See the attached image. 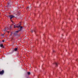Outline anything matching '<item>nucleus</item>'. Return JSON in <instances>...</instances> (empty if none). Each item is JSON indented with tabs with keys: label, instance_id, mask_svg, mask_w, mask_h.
<instances>
[{
	"label": "nucleus",
	"instance_id": "obj_18",
	"mask_svg": "<svg viewBox=\"0 0 78 78\" xmlns=\"http://www.w3.org/2000/svg\"><path fill=\"white\" fill-rule=\"evenodd\" d=\"M12 25H14V24H12Z\"/></svg>",
	"mask_w": 78,
	"mask_h": 78
},
{
	"label": "nucleus",
	"instance_id": "obj_23",
	"mask_svg": "<svg viewBox=\"0 0 78 78\" xmlns=\"http://www.w3.org/2000/svg\"><path fill=\"white\" fill-rule=\"evenodd\" d=\"M20 23H21V22H20Z\"/></svg>",
	"mask_w": 78,
	"mask_h": 78
},
{
	"label": "nucleus",
	"instance_id": "obj_22",
	"mask_svg": "<svg viewBox=\"0 0 78 78\" xmlns=\"http://www.w3.org/2000/svg\"><path fill=\"white\" fill-rule=\"evenodd\" d=\"M12 22V23H13V22H12V21H11Z\"/></svg>",
	"mask_w": 78,
	"mask_h": 78
},
{
	"label": "nucleus",
	"instance_id": "obj_3",
	"mask_svg": "<svg viewBox=\"0 0 78 78\" xmlns=\"http://www.w3.org/2000/svg\"><path fill=\"white\" fill-rule=\"evenodd\" d=\"M8 30H9V28L8 27H5L2 31L3 32H5L6 31Z\"/></svg>",
	"mask_w": 78,
	"mask_h": 78
},
{
	"label": "nucleus",
	"instance_id": "obj_11",
	"mask_svg": "<svg viewBox=\"0 0 78 78\" xmlns=\"http://www.w3.org/2000/svg\"><path fill=\"white\" fill-rule=\"evenodd\" d=\"M12 26H10V29H11V28H12Z\"/></svg>",
	"mask_w": 78,
	"mask_h": 78
},
{
	"label": "nucleus",
	"instance_id": "obj_6",
	"mask_svg": "<svg viewBox=\"0 0 78 78\" xmlns=\"http://www.w3.org/2000/svg\"><path fill=\"white\" fill-rule=\"evenodd\" d=\"M27 8H29V10H31V6L30 7H27Z\"/></svg>",
	"mask_w": 78,
	"mask_h": 78
},
{
	"label": "nucleus",
	"instance_id": "obj_15",
	"mask_svg": "<svg viewBox=\"0 0 78 78\" xmlns=\"http://www.w3.org/2000/svg\"><path fill=\"white\" fill-rule=\"evenodd\" d=\"M2 42H5V41L4 40H3Z\"/></svg>",
	"mask_w": 78,
	"mask_h": 78
},
{
	"label": "nucleus",
	"instance_id": "obj_17",
	"mask_svg": "<svg viewBox=\"0 0 78 78\" xmlns=\"http://www.w3.org/2000/svg\"><path fill=\"white\" fill-rule=\"evenodd\" d=\"M55 52V51H53V52Z\"/></svg>",
	"mask_w": 78,
	"mask_h": 78
},
{
	"label": "nucleus",
	"instance_id": "obj_20",
	"mask_svg": "<svg viewBox=\"0 0 78 78\" xmlns=\"http://www.w3.org/2000/svg\"><path fill=\"white\" fill-rule=\"evenodd\" d=\"M7 33H9V31H7Z\"/></svg>",
	"mask_w": 78,
	"mask_h": 78
},
{
	"label": "nucleus",
	"instance_id": "obj_10",
	"mask_svg": "<svg viewBox=\"0 0 78 78\" xmlns=\"http://www.w3.org/2000/svg\"><path fill=\"white\" fill-rule=\"evenodd\" d=\"M17 50V48H15V49H14V50L15 51H16V50Z\"/></svg>",
	"mask_w": 78,
	"mask_h": 78
},
{
	"label": "nucleus",
	"instance_id": "obj_4",
	"mask_svg": "<svg viewBox=\"0 0 78 78\" xmlns=\"http://www.w3.org/2000/svg\"><path fill=\"white\" fill-rule=\"evenodd\" d=\"M14 17V16L12 15H10L9 16V17L10 18V19L11 20V19H12V18H13V17Z\"/></svg>",
	"mask_w": 78,
	"mask_h": 78
},
{
	"label": "nucleus",
	"instance_id": "obj_19",
	"mask_svg": "<svg viewBox=\"0 0 78 78\" xmlns=\"http://www.w3.org/2000/svg\"><path fill=\"white\" fill-rule=\"evenodd\" d=\"M5 34V33H4V34Z\"/></svg>",
	"mask_w": 78,
	"mask_h": 78
},
{
	"label": "nucleus",
	"instance_id": "obj_1",
	"mask_svg": "<svg viewBox=\"0 0 78 78\" xmlns=\"http://www.w3.org/2000/svg\"><path fill=\"white\" fill-rule=\"evenodd\" d=\"M20 31V30L15 31V32L13 34V35H14V36H18L17 33H19V32Z\"/></svg>",
	"mask_w": 78,
	"mask_h": 78
},
{
	"label": "nucleus",
	"instance_id": "obj_13",
	"mask_svg": "<svg viewBox=\"0 0 78 78\" xmlns=\"http://www.w3.org/2000/svg\"><path fill=\"white\" fill-rule=\"evenodd\" d=\"M55 64L56 65V66H57V63H55Z\"/></svg>",
	"mask_w": 78,
	"mask_h": 78
},
{
	"label": "nucleus",
	"instance_id": "obj_12",
	"mask_svg": "<svg viewBox=\"0 0 78 78\" xmlns=\"http://www.w3.org/2000/svg\"><path fill=\"white\" fill-rule=\"evenodd\" d=\"M4 35V34H1V36H3Z\"/></svg>",
	"mask_w": 78,
	"mask_h": 78
},
{
	"label": "nucleus",
	"instance_id": "obj_9",
	"mask_svg": "<svg viewBox=\"0 0 78 78\" xmlns=\"http://www.w3.org/2000/svg\"><path fill=\"white\" fill-rule=\"evenodd\" d=\"M30 73H30V72H27V74H28V75H30Z\"/></svg>",
	"mask_w": 78,
	"mask_h": 78
},
{
	"label": "nucleus",
	"instance_id": "obj_5",
	"mask_svg": "<svg viewBox=\"0 0 78 78\" xmlns=\"http://www.w3.org/2000/svg\"><path fill=\"white\" fill-rule=\"evenodd\" d=\"M4 73V71L2 70L0 72V75H3Z\"/></svg>",
	"mask_w": 78,
	"mask_h": 78
},
{
	"label": "nucleus",
	"instance_id": "obj_14",
	"mask_svg": "<svg viewBox=\"0 0 78 78\" xmlns=\"http://www.w3.org/2000/svg\"><path fill=\"white\" fill-rule=\"evenodd\" d=\"M9 5V3H7V5Z\"/></svg>",
	"mask_w": 78,
	"mask_h": 78
},
{
	"label": "nucleus",
	"instance_id": "obj_16",
	"mask_svg": "<svg viewBox=\"0 0 78 78\" xmlns=\"http://www.w3.org/2000/svg\"><path fill=\"white\" fill-rule=\"evenodd\" d=\"M12 32H11V34H12Z\"/></svg>",
	"mask_w": 78,
	"mask_h": 78
},
{
	"label": "nucleus",
	"instance_id": "obj_8",
	"mask_svg": "<svg viewBox=\"0 0 78 78\" xmlns=\"http://www.w3.org/2000/svg\"><path fill=\"white\" fill-rule=\"evenodd\" d=\"M33 31H34V32H35V31H34V30H30V32H31V33H33Z\"/></svg>",
	"mask_w": 78,
	"mask_h": 78
},
{
	"label": "nucleus",
	"instance_id": "obj_2",
	"mask_svg": "<svg viewBox=\"0 0 78 78\" xmlns=\"http://www.w3.org/2000/svg\"><path fill=\"white\" fill-rule=\"evenodd\" d=\"M14 28H15L16 27H17V28H19V27H20V30H21L22 28V27H20V25L19 26H16V25H14Z\"/></svg>",
	"mask_w": 78,
	"mask_h": 78
},
{
	"label": "nucleus",
	"instance_id": "obj_21",
	"mask_svg": "<svg viewBox=\"0 0 78 78\" xmlns=\"http://www.w3.org/2000/svg\"><path fill=\"white\" fill-rule=\"evenodd\" d=\"M12 35V34H11L10 36H11Z\"/></svg>",
	"mask_w": 78,
	"mask_h": 78
},
{
	"label": "nucleus",
	"instance_id": "obj_7",
	"mask_svg": "<svg viewBox=\"0 0 78 78\" xmlns=\"http://www.w3.org/2000/svg\"><path fill=\"white\" fill-rule=\"evenodd\" d=\"M1 47H2V48H4V46H3V45L2 44L0 45Z\"/></svg>",
	"mask_w": 78,
	"mask_h": 78
}]
</instances>
